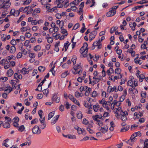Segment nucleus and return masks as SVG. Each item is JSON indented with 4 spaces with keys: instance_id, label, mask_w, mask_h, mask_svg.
I'll list each match as a JSON object with an SVG mask.
<instances>
[{
    "instance_id": "nucleus-1",
    "label": "nucleus",
    "mask_w": 148,
    "mask_h": 148,
    "mask_svg": "<svg viewBox=\"0 0 148 148\" xmlns=\"http://www.w3.org/2000/svg\"><path fill=\"white\" fill-rule=\"evenodd\" d=\"M11 3L10 0H0V8L7 10L10 6Z\"/></svg>"
},
{
    "instance_id": "nucleus-2",
    "label": "nucleus",
    "mask_w": 148,
    "mask_h": 148,
    "mask_svg": "<svg viewBox=\"0 0 148 148\" xmlns=\"http://www.w3.org/2000/svg\"><path fill=\"white\" fill-rule=\"evenodd\" d=\"M32 131L33 134H39L41 132V129H40L39 126L36 125L34 126L32 129Z\"/></svg>"
},
{
    "instance_id": "nucleus-3",
    "label": "nucleus",
    "mask_w": 148,
    "mask_h": 148,
    "mask_svg": "<svg viewBox=\"0 0 148 148\" xmlns=\"http://www.w3.org/2000/svg\"><path fill=\"white\" fill-rule=\"evenodd\" d=\"M40 121V124L39 125V127L41 129H43L45 128L46 126V124L45 122V117H43L42 119H39Z\"/></svg>"
},
{
    "instance_id": "nucleus-4",
    "label": "nucleus",
    "mask_w": 148,
    "mask_h": 148,
    "mask_svg": "<svg viewBox=\"0 0 148 148\" xmlns=\"http://www.w3.org/2000/svg\"><path fill=\"white\" fill-rule=\"evenodd\" d=\"M52 101L56 103H58L60 101V96L57 94H55L53 95L51 99Z\"/></svg>"
},
{
    "instance_id": "nucleus-5",
    "label": "nucleus",
    "mask_w": 148,
    "mask_h": 148,
    "mask_svg": "<svg viewBox=\"0 0 148 148\" xmlns=\"http://www.w3.org/2000/svg\"><path fill=\"white\" fill-rule=\"evenodd\" d=\"M107 91L110 93L114 91L116 92H118L117 87L116 86H114L113 87H112L111 86H109L108 88Z\"/></svg>"
},
{
    "instance_id": "nucleus-6",
    "label": "nucleus",
    "mask_w": 148,
    "mask_h": 148,
    "mask_svg": "<svg viewBox=\"0 0 148 148\" xmlns=\"http://www.w3.org/2000/svg\"><path fill=\"white\" fill-rule=\"evenodd\" d=\"M93 47H97V48L100 49L101 48V43L100 39L98 41H96L94 42L93 44Z\"/></svg>"
},
{
    "instance_id": "nucleus-7",
    "label": "nucleus",
    "mask_w": 148,
    "mask_h": 148,
    "mask_svg": "<svg viewBox=\"0 0 148 148\" xmlns=\"http://www.w3.org/2000/svg\"><path fill=\"white\" fill-rule=\"evenodd\" d=\"M13 88H11L9 85L7 84L5 87L3 88V90L9 94L12 90Z\"/></svg>"
},
{
    "instance_id": "nucleus-8",
    "label": "nucleus",
    "mask_w": 148,
    "mask_h": 148,
    "mask_svg": "<svg viewBox=\"0 0 148 148\" xmlns=\"http://www.w3.org/2000/svg\"><path fill=\"white\" fill-rule=\"evenodd\" d=\"M97 34V32L95 31H93L90 34L89 40L91 41L94 39Z\"/></svg>"
},
{
    "instance_id": "nucleus-9",
    "label": "nucleus",
    "mask_w": 148,
    "mask_h": 148,
    "mask_svg": "<svg viewBox=\"0 0 148 148\" xmlns=\"http://www.w3.org/2000/svg\"><path fill=\"white\" fill-rule=\"evenodd\" d=\"M88 49H85L81 48L80 49L79 52L82 54L83 57H85L86 56Z\"/></svg>"
},
{
    "instance_id": "nucleus-10",
    "label": "nucleus",
    "mask_w": 148,
    "mask_h": 148,
    "mask_svg": "<svg viewBox=\"0 0 148 148\" xmlns=\"http://www.w3.org/2000/svg\"><path fill=\"white\" fill-rule=\"evenodd\" d=\"M99 130L103 133H105L108 130V128L106 126H105L103 127H99Z\"/></svg>"
},
{
    "instance_id": "nucleus-11",
    "label": "nucleus",
    "mask_w": 148,
    "mask_h": 148,
    "mask_svg": "<svg viewBox=\"0 0 148 148\" xmlns=\"http://www.w3.org/2000/svg\"><path fill=\"white\" fill-rule=\"evenodd\" d=\"M128 115V113L126 111H125L123 114L121 115V119L122 121H125L127 120V118L126 116Z\"/></svg>"
},
{
    "instance_id": "nucleus-12",
    "label": "nucleus",
    "mask_w": 148,
    "mask_h": 148,
    "mask_svg": "<svg viewBox=\"0 0 148 148\" xmlns=\"http://www.w3.org/2000/svg\"><path fill=\"white\" fill-rule=\"evenodd\" d=\"M116 11L114 10H110L107 13L106 16L108 17L112 16L116 14Z\"/></svg>"
},
{
    "instance_id": "nucleus-13",
    "label": "nucleus",
    "mask_w": 148,
    "mask_h": 148,
    "mask_svg": "<svg viewBox=\"0 0 148 148\" xmlns=\"http://www.w3.org/2000/svg\"><path fill=\"white\" fill-rule=\"evenodd\" d=\"M127 94V90L126 89L123 91V95H122L120 99V102L123 101L125 99V96Z\"/></svg>"
},
{
    "instance_id": "nucleus-14",
    "label": "nucleus",
    "mask_w": 148,
    "mask_h": 148,
    "mask_svg": "<svg viewBox=\"0 0 148 148\" xmlns=\"http://www.w3.org/2000/svg\"><path fill=\"white\" fill-rule=\"evenodd\" d=\"M59 116L60 115H57L55 116L54 117L53 119L51 121V123L52 125L55 124L57 122Z\"/></svg>"
},
{
    "instance_id": "nucleus-15",
    "label": "nucleus",
    "mask_w": 148,
    "mask_h": 148,
    "mask_svg": "<svg viewBox=\"0 0 148 148\" xmlns=\"http://www.w3.org/2000/svg\"><path fill=\"white\" fill-rule=\"evenodd\" d=\"M30 43L29 41V40H26L24 43V46H25L27 49H30L31 47V45H29Z\"/></svg>"
},
{
    "instance_id": "nucleus-16",
    "label": "nucleus",
    "mask_w": 148,
    "mask_h": 148,
    "mask_svg": "<svg viewBox=\"0 0 148 148\" xmlns=\"http://www.w3.org/2000/svg\"><path fill=\"white\" fill-rule=\"evenodd\" d=\"M40 1L42 5H45L48 4V3L51 2V0H38Z\"/></svg>"
},
{
    "instance_id": "nucleus-17",
    "label": "nucleus",
    "mask_w": 148,
    "mask_h": 148,
    "mask_svg": "<svg viewBox=\"0 0 148 148\" xmlns=\"http://www.w3.org/2000/svg\"><path fill=\"white\" fill-rule=\"evenodd\" d=\"M48 36H46L45 37V38L47 39V42L49 43H51L53 39V37H48L49 34H47Z\"/></svg>"
},
{
    "instance_id": "nucleus-18",
    "label": "nucleus",
    "mask_w": 148,
    "mask_h": 148,
    "mask_svg": "<svg viewBox=\"0 0 148 148\" xmlns=\"http://www.w3.org/2000/svg\"><path fill=\"white\" fill-rule=\"evenodd\" d=\"M28 69L29 68L27 69L25 67L23 68L21 71V73L23 75L28 74L29 73Z\"/></svg>"
},
{
    "instance_id": "nucleus-19",
    "label": "nucleus",
    "mask_w": 148,
    "mask_h": 148,
    "mask_svg": "<svg viewBox=\"0 0 148 148\" xmlns=\"http://www.w3.org/2000/svg\"><path fill=\"white\" fill-rule=\"evenodd\" d=\"M13 73L14 72L11 69H10L9 70H8L7 71V75L8 77H10L11 76L13 75Z\"/></svg>"
},
{
    "instance_id": "nucleus-20",
    "label": "nucleus",
    "mask_w": 148,
    "mask_h": 148,
    "mask_svg": "<svg viewBox=\"0 0 148 148\" xmlns=\"http://www.w3.org/2000/svg\"><path fill=\"white\" fill-rule=\"evenodd\" d=\"M60 42H56L55 45V48L54 49V50L57 52H58L59 50L58 46L60 45Z\"/></svg>"
},
{
    "instance_id": "nucleus-21",
    "label": "nucleus",
    "mask_w": 148,
    "mask_h": 148,
    "mask_svg": "<svg viewBox=\"0 0 148 148\" xmlns=\"http://www.w3.org/2000/svg\"><path fill=\"white\" fill-rule=\"evenodd\" d=\"M61 33L64 34V36L66 37L67 35V31L65 29H64L62 27V26L61 27Z\"/></svg>"
},
{
    "instance_id": "nucleus-22",
    "label": "nucleus",
    "mask_w": 148,
    "mask_h": 148,
    "mask_svg": "<svg viewBox=\"0 0 148 148\" xmlns=\"http://www.w3.org/2000/svg\"><path fill=\"white\" fill-rule=\"evenodd\" d=\"M14 77L15 79H21L22 78V76L21 75H18L17 73H15L14 75Z\"/></svg>"
},
{
    "instance_id": "nucleus-23",
    "label": "nucleus",
    "mask_w": 148,
    "mask_h": 148,
    "mask_svg": "<svg viewBox=\"0 0 148 148\" xmlns=\"http://www.w3.org/2000/svg\"><path fill=\"white\" fill-rule=\"evenodd\" d=\"M137 136V134L136 133H134L131 136L130 139L132 140L133 141V142H134L136 140V138H135Z\"/></svg>"
},
{
    "instance_id": "nucleus-24",
    "label": "nucleus",
    "mask_w": 148,
    "mask_h": 148,
    "mask_svg": "<svg viewBox=\"0 0 148 148\" xmlns=\"http://www.w3.org/2000/svg\"><path fill=\"white\" fill-rule=\"evenodd\" d=\"M9 63V61H8L7 60V61L6 62V63H5L4 65V68L5 69H8L10 67V64Z\"/></svg>"
},
{
    "instance_id": "nucleus-25",
    "label": "nucleus",
    "mask_w": 148,
    "mask_h": 148,
    "mask_svg": "<svg viewBox=\"0 0 148 148\" xmlns=\"http://www.w3.org/2000/svg\"><path fill=\"white\" fill-rule=\"evenodd\" d=\"M4 118L5 119V123H9L10 124V123L11 122V119L10 117H8L7 116L5 117Z\"/></svg>"
},
{
    "instance_id": "nucleus-26",
    "label": "nucleus",
    "mask_w": 148,
    "mask_h": 148,
    "mask_svg": "<svg viewBox=\"0 0 148 148\" xmlns=\"http://www.w3.org/2000/svg\"><path fill=\"white\" fill-rule=\"evenodd\" d=\"M99 108V105L98 104L93 106V108L95 112H97Z\"/></svg>"
},
{
    "instance_id": "nucleus-27",
    "label": "nucleus",
    "mask_w": 148,
    "mask_h": 148,
    "mask_svg": "<svg viewBox=\"0 0 148 148\" xmlns=\"http://www.w3.org/2000/svg\"><path fill=\"white\" fill-rule=\"evenodd\" d=\"M38 69L40 72L42 73L45 70V67L42 66H40L38 67Z\"/></svg>"
},
{
    "instance_id": "nucleus-28",
    "label": "nucleus",
    "mask_w": 148,
    "mask_h": 148,
    "mask_svg": "<svg viewBox=\"0 0 148 148\" xmlns=\"http://www.w3.org/2000/svg\"><path fill=\"white\" fill-rule=\"evenodd\" d=\"M55 111H53L50 113L48 115V120H50L52 118L54 115L55 114Z\"/></svg>"
},
{
    "instance_id": "nucleus-29",
    "label": "nucleus",
    "mask_w": 148,
    "mask_h": 148,
    "mask_svg": "<svg viewBox=\"0 0 148 148\" xmlns=\"http://www.w3.org/2000/svg\"><path fill=\"white\" fill-rule=\"evenodd\" d=\"M93 79H94V80L92 82V84H96L100 81V80L98 78H97L96 77H93Z\"/></svg>"
},
{
    "instance_id": "nucleus-30",
    "label": "nucleus",
    "mask_w": 148,
    "mask_h": 148,
    "mask_svg": "<svg viewBox=\"0 0 148 148\" xmlns=\"http://www.w3.org/2000/svg\"><path fill=\"white\" fill-rule=\"evenodd\" d=\"M81 66L80 65V63L79 64H77L74 67V69L75 71H77L78 69H80L81 68Z\"/></svg>"
},
{
    "instance_id": "nucleus-31",
    "label": "nucleus",
    "mask_w": 148,
    "mask_h": 148,
    "mask_svg": "<svg viewBox=\"0 0 148 148\" xmlns=\"http://www.w3.org/2000/svg\"><path fill=\"white\" fill-rule=\"evenodd\" d=\"M41 49V47L40 45H39L35 46L34 47V50L36 51H40Z\"/></svg>"
},
{
    "instance_id": "nucleus-32",
    "label": "nucleus",
    "mask_w": 148,
    "mask_h": 148,
    "mask_svg": "<svg viewBox=\"0 0 148 148\" xmlns=\"http://www.w3.org/2000/svg\"><path fill=\"white\" fill-rule=\"evenodd\" d=\"M40 10L39 8H38L35 9L32 15H34V14H36L38 13H39L40 12Z\"/></svg>"
},
{
    "instance_id": "nucleus-33",
    "label": "nucleus",
    "mask_w": 148,
    "mask_h": 148,
    "mask_svg": "<svg viewBox=\"0 0 148 148\" xmlns=\"http://www.w3.org/2000/svg\"><path fill=\"white\" fill-rule=\"evenodd\" d=\"M64 104L67 109H68L69 108L70 106L71 105L68 102L66 101L64 102Z\"/></svg>"
},
{
    "instance_id": "nucleus-34",
    "label": "nucleus",
    "mask_w": 148,
    "mask_h": 148,
    "mask_svg": "<svg viewBox=\"0 0 148 148\" xmlns=\"http://www.w3.org/2000/svg\"><path fill=\"white\" fill-rule=\"evenodd\" d=\"M69 73H68V71H66L62 74L61 75V77L62 78L66 77L68 75H69Z\"/></svg>"
},
{
    "instance_id": "nucleus-35",
    "label": "nucleus",
    "mask_w": 148,
    "mask_h": 148,
    "mask_svg": "<svg viewBox=\"0 0 148 148\" xmlns=\"http://www.w3.org/2000/svg\"><path fill=\"white\" fill-rule=\"evenodd\" d=\"M118 113L120 115L124 114V112L122 110L121 108L120 107L118 108Z\"/></svg>"
},
{
    "instance_id": "nucleus-36",
    "label": "nucleus",
    "mask_w": 148,
    "mask_h": 148,
    "mask_svg": "<svg viewBox=\"0 0 148 148\" xmlns=\"http://www.w3.org/2000/svg\"><path fill=\"white\" fill-rule=\"evenodd\" d=\"M16 51V48L15 46H12L10 47V51L11 53H14Z\"/></svg>"
},
{
    "instance_id": "nucleus-37",
    "label": "nucleus",
    "mask_w": 148,
    "mask_h": 148,
    "mask_svg": "<svg viewBox=\"0 0 148 148\" xmlns=\"http://www.w3.org/2000/svg\"><path fill=\"white\" fill-rule=\"evenodd\" d=\"M99 103L102 104H107L108 102V101H105V99H103L99 101Z\"/></svg>"
},
{
    "instance_id": "nucleus-38",
    "label": "nucleus",
    "mask_w": 148,
    "mask_h": 148,
    "mask_svg": "<svg viewBox=\"0 0 148 148\" xmlns=\"http://www.w3.org/2000/svg\"><path fill=\"white\" fill-rule=\"evenodd\" d=\"M69 42L67 41L66 43H65L64 44V48H65V51H66L67 50L69 46L68 44Z\"/></svg>"
},
{
    "instance_id": "nucleus-39",
    "label": "nucleus",
    "mask_w": 148,
    "mask_h": 148,
    "mask_svg": "<svg viewBox=\"0 0 148 148\" xmlns=\"http://www.w3.org/2000/svg\"><path fill=\"white\" fill-rule=\"evenodd\" d=\"M72 101H73L74 103L78 105L79 107L80 106V105L79 102L75 98L73 99Z\"/></svg>"
},
{
    "instance_id": "nucleus-40",
    "label": "nucleus",
    "mask_w": 148,
    "mask_h": 148,
    "mask_svg": "<svg viewBox=\"0 0 148 148\" xmlns=\"http://www.w3.org/2000/svg\"><path fill=\"white\" fill-rule=\"evenodd\" d=\"M68 138L69 139H76V137L75 135L68 134Z\"/></svg>"
},
{
    "instance_id": "nucleus-41",
    "label": "nucleus",
    "mask_w": 148,
    "mask_h": 148,
    "mask_svg": "<svg viewBox=\"0 0 148 148\" xmlns=\"http://www.w3.org/2000/svg\"><path fill=\"white\" fill-rule=\"evenodd\" d=\"M18 131L21 132H22L25 129L24 126L23 125H21L19 127H18Z\"/></svg>"
},
{
    "instance_id": "nucleus-42",
    "label": "nucleus",
    "mask_w": 148,
    "mask_h": 148,
    "mask_svg": "<svg viewBox=\"0 0 148 148\" xmlns=\"http://www.w3.org/2000/svg\"><path fill=\"white\" fill-rule=\"evenodd\" d=\"M42 92L44 95L47 96L49 92V90L48 89H45L42 90Z\"/></svg>"
},
{
    "instance_id": "nucleus-43",
    "label": "nucleus",
    "mask_w": 148,
    "mask_h": 148,
    "mask_svg": "<svg viewBox=\"0 0 148 148\" xmlns=\"http://www.w3.org/2000/svg\"><path fill=\"white\" fill-rule=\"evenodd\" d=\"M134 61L135 63L141 64L142 63V62L140 60H138V57L134 59Z\"/></svg>"
},
{
    "instance_id": "nucleus-44",
    "label": "nucleus",
    "mask_w": 148,
    "mask_h": 148,
    "mask_svg": "<svg viewBox=\"0 0 148 148\" xmlns=\"http://www.w3.org/2000/svg\"><path fill=\"white\" fill-rule=\"evenodd\" d=\"M79 2L78 0H75L73 1L72 3H70V4H72L75 5H78L79 4Z\"/></svg>"
},
{
    "instance_id": "nucleus-45",
    "label": "nucleus",
    "mask_w": 148,
    "mask_h": 148,
    "mask_svg": "<svg viewBox=\"0 0 148 148\" xmlns=\"http://www.w3.org/2000/svg\"><path fill=\"white\" fill-rule=\"evenodd\" d=\"M118 29V27H113L111 28L110 30V33L111 34L113 33L114 31Z\"/></svg>"
},
{
    "instance_id": "nucleus-46",
    "label": "nucleus",
    "mask_w": 148,
    "mask_h": 148,
    "mask_svg": "<svg viewBox=\"0 0 148 148\" xmlns=\"http://www.w3.org/2000/svg\"><path fill=\"white\" fill-rule=\"evenodd\" d=\"M7 61V60H5V59H3L1 60L0 62V64L1 65L3 66L4 65L5 63H6V62Z\"/></svg>"
},
{
    "instance_id": "nucleus-47",
    "label": "nucleus",
    "mask_w": 148,
    "mask_h": 148,
    "mask_svg": "<svg viewBox=\"0 0 148 148\" xmlns=\"http://www.w3.org/2000/svg\"><path fill=\"white\" fill-rule=\"evenodd\" d=\"M82 112L79 111L77 115V117L78 119H81L82 118Z\"/></svg>"
},
{
    "instance_id": "nucleus-48",
    "label": "nucleus",
    "mask_w": 148,
    "mask_h": 148,
    "mask_svg": "<svg viewBox=\"0 0 148 148\" xmlns=\"http://www.w3.org/2000/svg\"><path fill=\"white\" fill-rule=\"evenodd\" d=\"M148 147V140L145 139L144 143V148Z\"/></svg>"
},
{
    "instance_id": "nucleus-49",
    "label": "nucleus",
    "mask_w": 148,
    "mask_h": 148,
    "mask_svg": "<svg viewBox=\"0 0 148 148\" xmlns=\"http://www.w3.org/2000/svg\"><path fill=\"white\" fill-rule=\"evenodd\" d=\"M10 43L13 46H15L16 44V42L15 40L12 39L10 41Z\"/></svg>"
},
{
    "instance_id": "nucleus-50",
    "label": "nucleus",
    "mask_w": 148,
    "mask_h": 148,
    "mask_svg": "<svg viewBox=\"0 0 148 148\" xmlns=\"http://www.w3.org/2000/svg\"><path fill=\"white\" fill-rule=\"evenodd\" d=\"M121 71V69L119 68L116 69L115 71V73L118 74H120Z\"/></svg>"
},
{
    "instance_id": "nucleus-51",
    "label": "nucleus",
    "mask_w": 148,
    "mask_h": 148,
    "mask_svg": "<svg viewBox=\"0 0 148 148\" xmlns=\"http://www.w3.org/2000/svg\"><path fill=\"white\" fill-rule=\"evenodd\" d=\"M3 126L5 128H7L10 127V125L9 123H5L3 124Z\"/></svg>"
},
{
    "instance_id": "nucleus-52",
    "label": "nucleus",
    "mask_w": 148,
    "mask_h": 148,
    "mask_svg": "<svg viewBox=\"0 0 148 148\" xmlns=\"http://www.w3.org/2000/svg\"><path fill=\"white\" fill-rule=\"evenodd\" d=\"M79 27V25L78 23H77L75 25L73 26L72 30H75L77 29Z\"/></svg>"
},
{
    "instance_id": "nucleus-53",
    "label": "nucleus",
    "mask_w": 148,
    "mask_h": 148,
    "mask_svg": "<svg viewBox=\"0 0 148 148\" xmlns=\"http://www.w3.org/2000/svg\"><path fill=\"white\" fill-rule=\"evenodd\" d=\"M38 121V120L37 119H34L32 120L31 122V124H33L37 123Z\"/></svg>"
},
{
    "instance_id": "nucleus-54",
    "label": "nucleus",
    "mask_w": 148,
    "mask_h": 148,
    "mask_svg": "<svg viewBox=\"0 0 148 148\" xmlns=\"http://www.w3.org/2000/svg\"><path fill=\"white\" fill-rule=\"evenodd\" d=\"M133 84V82L131 80H128L127 82V85L129 86H132Z\"/></svg>"
},
{
    "instance_id": "nucleus-55",
    "label": "nucleus",
    "mask_w": 148,
    "mask_h": 148,
    "mask_svg": "<svg viewBox=\"0 0 148 148\" xmlns=\"http://www.w3.org/2000/svg\"><path fill=\"white\" fill-rule=\"evenodd\" d=\"M32 0H26L24 2L23 4L24 5H26L29 4L31 2Z\"/></svg>"
},
{
    "instance_id": "nucleus-56",
    "label": "nucleus",
    "mask_w": 148,
    "mask_h": 148,
    "mask_svg": "<svg viewBox=\"0 0 148 148\" xmlns=\"http://www.w3.org/2000/svg\"><path fill=\"white\" fill-rule=\"evenodd\" d=\"M97 93L96 91H94L92 94V96L93 97H95L97 95Z\"/></svg>"
},
{
    "instance_id": "nucleus-57",
    "label": "nucleus",
    "mask_w": 148,
    "mask_h": 148,
    "mask_svg": "<svg viewBox=\"0 0 148 148\" xmlns=\"http://www.w3.org/2000/svg\"><path fill=\"white\" fill-rule=\"evenodd\" d=\"M148 2V1L143 0H142V1H140L138 2H137V3L142 4L143 3H147Z\"/></svg>"
},
{
    "instance_id": "nucleus-58",
    "label": "nucleus",
    "mask_w": 148,
    "mask_h": 148,
    "mask_svg": "<svg viewBox=\"0 0 148 148\" xmlns=\"http://www.w3.org/2000/svg\"><path fill=\"white\" fill-rule=\"evenodd\" d=\"M76 57L75 56H73L72 58L71 61L73 62L74 65L76 63Z\"/></svg>"
},
{
    "instance_id": "nucleus-59",
    "label": "nucleus",
    "mask_w": 148,
    "mask_h": 148,
    "mask_svg": "<svg viewBox=\"0 0 148 148\" xmlns=\"http://www.w3.org/2000/svg\"><path fill=\"white\" fill-rule=\"evenodd\" d=\"M84 6V2H82L81 4L79 5V9L80 10L82 9L83 10V8Z\"/></svg>"
},
{
    "instance_id": "nucleus-60",
    "label": "nucleus",
    "mask_w": 148,
    "mask_h": 148,
    "mask_svg": "<svg viewBox=\"0 0 148 148\" xmlns=\"http://www.w3.org/2000/svg\"><path fill=\"white\" fill-rule=\"evenodd\" d=\"M76 130L77 131V132L78 134H81L82 132V129L81 128H79L78 127H77Z\"/></svg>"
},
{
    "instance_id": "nucleus-61",
    "label": "nucleus",
    "mask_w": 148,
    "mask_h": 148,
    "mask_svg": "<svg viewBox=\"0 0 148 148\" xmlns=\"http://www.w3.org/2000/svg\"><path fill=\"white\" fill-rule=\"evenodd\" d=\"M56 23L58 25H60V24H62V26H63L64 24V22L63 21H60V20H58L56 21Z\"/></svg>"
},
{
    "instance_id": "nucleus-62",
    "label": "nucleus",
    "mask_w": 148,
    "mask_h": 148,
    "mask_svg": "<svg viewBox=\"0 0 148 148\" xmlns=\"http://www.w3.org/2000/svg\"><path fill=\"white\" fill-rule=\"evenodd\" d=\"M0 79L2 82H4L8 80V78L7 77H3L1 78Z\"/></svg>"
},
{
    "instance_id": "nucleus-63",
    "label": "nucleus",
    "mask_w": 148,
    "mask_h": 148,
    "mask_svg": "<svg viewBox=\"0 0 148 148\" xmlns=\"http://www.w3.org/2000/svg\"><path fill=\"white\" fill-rule=\"evenodd\" d=\"M141 95L142 97L143 98H145L146 97V93L144 92H141Z\"/></svg>"
},
{
    "instance_id": "nucleus-64",
    "label": "nucleus",
    "mask_w": 148,
    "mask_h": 148,
    "mask_svg": "<svg viewBox=\"0 0 148 148\" xmlns=\"http://www.w3.org/2000/svg\"><path fill=\"white\" fill-rule=\"evenodd\" d=\"M56 18L58 19H60L62 18V15L61 14L59 13H57L55 15Z\"/></svg>"
}]
</instances>
